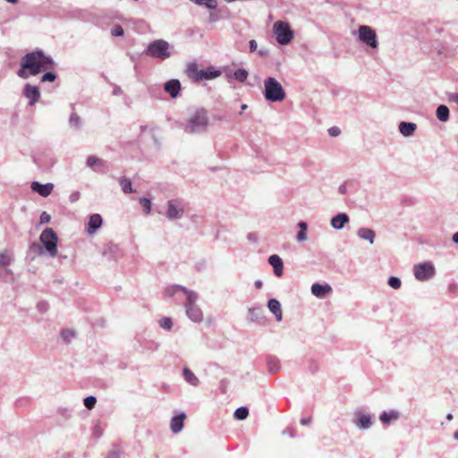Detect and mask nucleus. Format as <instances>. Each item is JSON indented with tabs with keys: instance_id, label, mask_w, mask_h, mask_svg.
I'll use <instances>...</instances> for the list:
<instances>
[{
	"instance_id": "52",
	"label": "nucleus",
	"mask_w": 458,
	"mask_h": 458,
	"mask_svg": "<svg viewBox=\"0 0 458 458\" xmlns=\"http://www.w3.org/2000/svg\"><path fill=\"white\" fill-rule=\"evenodd\" d=\"M247 238L249 241L250 242H257L259 237H258V234L256 233H249L248 235H247Z\"/></svg>"
},
{
	"instance_id": "17",
	"label": "nucleus",
	"mask_w": 458,
	"mask_h": 458,
	"mask_svg": "<svg viewBox=\"0 0 458 458\" xmlns=\"http://www.w3.org/2000/svg\"><path fill=\"white\" fill-rule=\"evenodd\" d=\"M185 419H186V414L183 412L172 418L171 422H170V428L173 433L177 434L180 431H182Z\"/></svg>"
},
{
	"instance_id": "44",
	"label": "nucleus",
	"mask_w": 458,
	"mask_h": 458,
	"mask_svg": "<svg viewBox=\"0 0 458 458\" xmlns=\"http://www.w3.org/2000/svg\"><path fill=\"white\" fill-rule=\"evenodd\" d=\"M101 163H102V160L95 156H89L87 158V165L91 168L94 167L95 165L101 164Z\"/></svg>"
},
{
	"instance_id": "39",
	"label": "nucleus",
	"mask_w": 458,
	"mask_h": 458,
	"mask_svg": "<svg viewBox=\"0 0 458 458\" xmlns=\"http://www.w3.org/2000/svg\"><path fill=\"white\" fill-rule=\"evenodd\" d=\"M140 203L143 208L145 214L148 215L151 211V201L147 198H140Z\"/></svg>"
},
{
	"instance_id": "12",
	"label": "nucleus",
	"mask_w": 458,
	"mask_h": 458,
	"mask_svg": "<svg viewBox=\"0 0 458 458\" xmlns=\"http://www.w3.org/2000/svg\"><path fill=\"white\" fill-rule=\"evenodd\" d=\"M164 90L169 94L171 98H175L180 94L181 82L176 79L169 80L164 84Z\"/></svg>"
},
{
	"instance_id": "41",
	"label": "nucleus",
	"mask_w": 458,
	"mask_h": 458,
	"mask_svg": "<svg viewBox=\"0 0 458 458\" xmlns=\"http://www.w3.org/2000/svg\"><path fill=\"white\" fill-rule=\"evenodd\" d=\"M387 284L390 287H392L393 289H395V290L399 289L402 284L400 278H398L396 276H390L388 278Z\"/></svg>"
},
{
	"instance_id": "20",
	"label": "nucleus",
	"mask_w": 458,
	"mask_h": 458,
	"mask_svg": "<svg viewBox=\"0 0 458 458\" xmlns=\"http://www.w3.org/2000/svg\"><path fill=\"white\" fill-rule=\"evenodd\" d=\"M399 131L404 137L412 136L417 129V125L414 123L401 122L399 123Z\"/></svg>"
},
{
	"instance_id": "24",
	"label": "nucleus",
	"mask_w": 458,
	"mask_h": 458,
	"mask_svg": "<svg viewBox=\"0 0 458 458\" xmlns=\"http://www.w3.org/2000/svg\"><path fill=\"white\" fill-rule=\"evenodd\" d=\"M201 72H203V70H199L196 64H191L187 68L188 76L195 81H202V78H200Z\"/></svg>"
},
{
	"instance_id": "18",
	"label": "nucleus",
	"mask_w": 458,
	"mask_h": 458,
	"mask_svg": "<svg viewBox=\"0 0 458 458\" xmlns=\"http://www.w3.org/2000/svg\"><path fill=\"white\" fill-rule=\"evenodd\" d=\"M103 223L102 217L99 214H94L89 216L87 231L89 234H93L101 227Z\"/></svg>"
},
{
	"instance_id": "60",
	"label": "nucleus",
	"mask_w": 458,
	"mask_h": 458,
	"mask_svg": "<svg viewBox=\"0 0 458 458\" xmlns=\"http://www.w3.org/2000/svg\"><path fill=\"white\" fill-rule=\"evenodd\" d=\"M345 191H346V189H345V186H344V185H341V186L339 187V192H340L341 194H344V193H345Z\"/></svg>"
},
{
	"instance_id": "30",
	"label": "nucleus",
	"mask_w": 458,
	"mask_h": 458,
	"mask_svg": "<svg viewBox=\"0 0 458 458\" xmlns=\"http://www.w3.org/2000/svg\"><path fill=\"white\" fill-rule=\"evenodd\" d=\"M298 227L300 228V231L297 233L296 240L298 242L306 241L307 240V228H308L307 224L303 221H301L298 223Z\"/></svg>"
},
{
	"instance_id": "50",
	"label": "nucleus",
	"mask_w": 458,
	"mask_h": 458,
	"mask_svg": "<svg viewBox=\"0 0 458 458\" xmlns=\"http://www.w3.org/2000/svg\"><path fill=\"white\" fill-rule=\"evenodd\" d=\"M50 219H51L50 215L45 211L42 212V214L40 215V223L41 224H47V223H49Z\"/></svg>"
},
{
	"instance_id": "61",
	"label": "nucleus",
	"mask_w": 458,
	"mask_h": 458,
	"mask_svg": "<svg viewBox=\"0 0 458 458\" xmlns=\"http://www.w3.org/2000/svg\"><path fill=\"white\" fill-rule=\"evenodd\" d=\"M247 108H248V106L246 104H242V106H241L240 114H242V112L244 110H246Z\"/></svg>"
},
{
	"instance_id": "35",
	"label": "nucleus",
	"mask_w": 458,
	"mask_h": 458,
	"mask_svg": "<svg viewBox=\"0 0 458 458\" xmlns=\"http://www.w3.org/2000/svg\"><path fill=\"white\" fill-rule=\"evenodd\" d=\"M261 312V308H250L249 309L248 318L250 321H259V319L260 318Z\"/></svg>"
},
{
	"instance_id": "38",
	"label": "nucleus",
	"mask_w": 458,
	"mask_h": 458,
	"mask_svg": "<svg viewBox=\"0 0 458 458\" xmlns=\"http://www.w3.org/2000/svg\"><path fill=\"white\" fill-rule=\"evenodd\" d=\"M83 403L87 409L91 410L97 403V398L93 395L87 396L84 398Z\"/></svg>"
},
{
	"instance_id": "19",
	"label": "nucleus",
	"mask_w": 458,
	"mask_h": 458,
	"mask_svg": "<svg viewBox=\"0 0 458 458\" xmlns=\"http://www.w3.org/2000/svg\"><path fill=\"white\" fill-rule=\"evenodd\" d=\"M268 263L273 267L274 273L276 276H281L283 275L284 263L282 259L278 255H271L268 258Z\"/></svg>"
},
{
	"instance_id": "48",
	"label": "nucleus",
	"mask_w": 458,
	"mask_h": 458,
	"mask_svg": "<svg viewBox=\"0 0 458 458\" xmlns=\"http://www.w3.org/2000/svg\"><path fill=\"white\" fill-rule=\"evenodd\" d=\"M328 133L331 137H336V136L340 135L341 130L336 126H333L328 129Z\"/></svg>"
},
{
	"instance_id": "54",
	"label": "nucleus",
	"mask_w": 458,
	"mask_h": 458,
	"mask_svg": "<svg viewBox=\"0 0 458 458\" xmlns=\"http://www.w3.org/2000/svg\"><path fill=\"white\" fill-rule=\"evenodd\" d=\"M80 198V192L79 191H74L72 192L71 195H70V200L72 202H75L79 199Z\"/></svg>"
},
{
	"instance_id": "42",
	"label": "nucleus",
	"mask_w": 458,
	"mask_h": 458,
	"mask_svg": "<svg viewBox=\"0 0 458 458\" xmlns=\"http://www.w3.org/2000/svg\"><path fill=\"white\" fill-rule=\"evenodd\" d=\"M56 79V74L53 72H47L42 77H41V82H53Z\"/></svg>"
},
{
	"instance_id": "56",
	"label": "nucleus",
	"mask_w": 458,
	"mask_h": 458,
	"mask_svg": "<svg viewBox=\"0 0 458 458\" xmlns=\"http://www.w3.org/2000/svg\"><path fill=\"white\" fill-rule=\"evenodd\" d=\"M301 424L303 426H308L311 423V418H301L300 420Z\"/></svg>"
},
{
	"instance_id": "15",
	"label": "nucleus",
	"mask_w": 458,
	"mask_h": 458,
	"mask_svg": "<svg viewBox=\"0 0 458 458\" xmlns=\"http://www.w3.org/2000/svg\"><path fill=\"white\" fill-rule=\"evenodd\" d=\"M31 189L32 191L38 192L40 196L47 197L51 194L54 189V184L50 182L42 184L38 182H33L31 183Z\"/></svg>"
},
{
	"instance_id": "29",
	"label": "nucleus",
	"mask_w": 458,
	"mask_h": 458,
	"mask_svg": "<svg viewBox=\"0 0 458 458\" xmlns=\"http://www.w3.org/2000/svg\"><path fill=\"white\" fill-rule=\"evenodd\" d=\"M13 261V256L10 251L4 250L0 252V267L9 266Z\"/></svg>"
},
{
	"instance_id": "55",
	"label": "nucleus",
	"mask_w": 458,
	"mask_h": 458,
	"mask_svg": "<svg viewBox=\"0 0 458 458\" xmlns=\"http://www.w3.org/2000/svg\"><path fill=\"white\" fill-rule=\"evenodd\" d=\"M449 100L458 105V93H451L449 95Z\"/></svg>"
},
{
	"instance_id": "59",
	"label": "nucleus",
	"mask_w": 458,
	"mask_h": 458,
	"mask_svg": "<svg viewBox=\"0 0 458 458\" xmlns=\"http://www.w3.org/2000/svg\"><path fill=\"white\" fill-rule=\"evenodd\" d=\"M267 54V51L266 49H260V50L259 51V55L260 56H265Z\"/></svg>"
},
{
	"instance_id": "32",
	"label": "nucleus",
	"mask_w": 458,
	"mask_h": 458,
	"mask_svg": "<svg viewBox=\"0 0 458 458\" xmlns=\"http://www.w3.org/2000/svg\"><path fill=\"white\" fill-rule=\"evenodd\" d=\"M249 415V409L247 407L242 406L235 410L234 418L238 420H245Z\"/></svg>"
},
{
	"instance_id": "57",
	"label": "nucleus",
	"mask_w": 458,
	"mask_h": 458,
	"mask_svg": "<svg viewBox=\"0 0 458 458\" xmlns=\"http://www.w3.org/2000/svg\"><path fill=\"white\" fill-rule=\"evenodd\" d=\"M452 240L454 243L458 244V232L453 234Z\"/></svg>"
},
{
	"instance_id": "6",
	"label": "nucleus",
	"mask_w": 458,
	"mask_h": 458,
	"mask_svg": "<svg viewBox=\"0 0 458 458\" xmlns=\"http://www.w3.org/2000/svg\"><path fill=\"white\" fill-rule=\"evenodd\" d=\"M39 241L50 257L55 258L57 255L58 237L52 228L45 229L39 236Z\"/></svg>"
},
{
	"instance_id": "13",
	"label": "nucleus",
	"mask_w": 458,
	"mask_h": 458,
	"mask_svg": "<svg viewBox=\"0 0 458 458\" xmlns=\"http://www.w3.org/2000/svg\"><path fill=\"white\" fill-rule=\"evenodd\" d=\"M332 292V287L328 284L315 283L311 285V293L317 298H324Z\"/></svg>"
},
{
	"instance_id": "7",
	"label": "nucleus",
	"mask_w": 458,
	"mask_h": 458,
	"mask_svg": "<svg viewBox=\"0 0 458 458\" xmlns=\"http://www.w3.org/2000/svg\"><path fill=\"white\" fill-rule=\"evenodd\" d=\"M273 30L276 37V40L280 45H287L293 38V32L291 30L290 25L285 21H278L275 22Z\"/></svg>"
},
{
	"instance_id": "28",
	"label": "nucleus",
	"mask_w": 458,
	"mask_h": 458,
	"mask_svg": "<svg viewBox=\"0 0 458 458\" xmlns=\"http://www.w3.org/2000/svg\"><path fill=\"white\" fill-rule=\"evenodd\" d=\"M437 119L441 122H446L449 119V108L445 105H440L436 111Z\"/></svg>"
},
{
	"instance_id": "21",
	"label": "nucleus",
	"mask_w": 458,
	"mask_h": 458,
	"mask_svg": "<svg viewBox=\"0 0 458 458\" xmlns=\"http://www.w3.org/2000/svg\"><path fill=\"white\" fill-rule=\"evenodd\" d=\"M269 310L276 316L277 321H281L283 318V313L281 310V304L276 299H270L267 303Z\"/></svg>"
},
{
	"instance_id": "25",
	"label": "nucleus",
	"mask_w": 458,
	"mask_h": 458,
	"mask_svg": "<svg viewBox=\"0 0 458 458\" xmlns=\"http://www.w3.org/2000/svg\"><path fill=\"white\" fill-rule=\"evenodd\" d=\"M182 375L187 383L193 386H198L199 384V378L195 376V374L188 368H184L182 370Z\"/></svg>"
},
{
	"instance_id": "8",
	"label": "nucleus",
	"mask_w": 458,
	"mask_h": 458,
	"mask_svg": "<svg viewBox=\"0 0 458 458\" xmlns=\"http://www.w3.org/2000/svg\"><path fill=\"white\" fill-rule=\"evenodd\" d=\"M359 39L372 48L378 47L377 37L376 31L368 25H360L358 30Z\"/></svg>"
},
{
	"instance_id": "46",
	"label": "nucleus",
	"mask_w": 458,
	"mask_h": 458,
	"mask_svg": "<svg viewBox=\"0 0 458 458\" xmlns=\"http://www.w3.org/2000/svg\"><path fill=\"white\" fill-rule=\"evenodd\" d=\"M37 309L40 313H45L48 310V303L47 301H39L37 304Z\"/></svg>"
},
{
	"instance_id": "27",
	"label": "nucleus",
	"mask_w": 458,
	"mask_h": 458,
	"mask_svg": "<svg viewBox=\"0 0 458 458\" xmlns=\"http://www.w3.org/2000/svg\"><path fill=\"white\" fill-rule=\"evenodd\" d=\"M221 72L214 69V67L209 66L206 70H203V72L200 73V78L202 80H212L220 76Z\"/></svg>"
},
{
	"instance_id": "64",
	"label": "nucleus",
	"mask_w": 458,
	"mask_h": 458,
	"mask_svg": "<svg viewBox=\"0 0 458 458\" xmlns=\"http://www.w3.org/2000/svg\"><path fill=\"white\" fill-rule=\"evenodd\" d=\"M454 439L458 440V430L454 432Z\"/></svg>"
},
{
	"instance_id": "34",
	"label": "nucleus",
	"mask_w": 458,
	"mask_h": 458,
	"mask_svg": "<svg viewBox=\"0 0 458 458\" xmlns=\"http://www.w3.org/2000/svg\"><path fill=\"white\" fill-rule=\"evenodd\" d=\"M198 5H205L207 8L213 10L216 8V0H191Z\"/></svg>"
},
{
	"instance_id": "43",
	"label": "nucleus",
	"mask_w": 458,
	"mask_h": 458,
	"mask_svg": "<svg viewBox=\"0 0 458 458\" xmlns=\"http://www.w3.org/2000/svg\"><path fill=\"white\" fill-rule=\"evenodd\" d=\"M111 34L114 37H122L124 34V30L122 26L120 25H114L111 29Z\"/></svg>"
},
{
	"instance_id": "1",
	"label": "nucleus",
	"mask_w": 458,
	"mask_h": 458,
	"mask_svg": "<svg viewBox=\"0 0 458 458\" xmlns=\"http://www.w3.org/2000/svg\"><path fill=\"white\" fill-rule=\"evenodd\" d=\"M54 60L46 55L42 50L27 53L21 60V69L17 72L19 77L28 79L30 75H37L45 70L55 68Z\"/></svg>"
},
{
	"instance_id": "11",
	"label": "nucleus",
	"mask_w": 458,
	"mask_h": 458,
	"mask_svg": "<svg viewBox=\"0 0 458 458\" xmlns=\"http://www.w3.org/2000/svg\"><path fill=\"white\" fill-rule=\"evenodd\" d=\"M23 96L29 99L30 106H33L40 98L39 88L27 83L23 89Z\"/></svg>"
},
{
	"instance_id": "31",
	"label": "nucleus",
	"mask_w": 458,
	"mask_h": 458,
	"mask_svg": "<svg viewBox=\"0 0 458 458\" xmlns=\"http://www.w3.org/2000/svg\"><path fill=\"white\" fill-rule=\"evenodd\" d=\"M248 75V71L243 68L237 69L233 73V77L239 82L246 81Z\"/></svg>"
},
{
	"instance_id": "5",
	"label": "nucleus",
	"mask_w": 458,
	"mask_h": 458,
	"mask_svg": "<svg viewBox=\"0 0 458 458\" xmlns=\"http://www.w3.org/2000/svg\"><path fill=\"white\" fill-rule=\"evenodd\" d=\"M170 44L164 39H156L150 42L145 50V54L153 58L165 60L172 55L169 51Z\"/></svg>"
},
{
	"instance_id": "40",
	"label": "nucleus",
	"mask_w": 458,
	"mask_h": 458,
	"mask_svg": "<svg viewBox=\"0 0 458 458\" xmlns=\"http://www.w3.org/2000/svg\"><path fill=\"white\" fill-rule=\"evenodd\" d=\"M159 326L163 329L170 330L173 327V321L170 318L165 317L159 320Z\"/></svg>"
},
{
	"instance_id": "22",
	"label": "nucleus",
	"mask_w": 458,
	"mask_h": 458,
	"mask_svg": "<svg viewBox=\"0 0 458 458\" xmlns=\"http://www.w3.org/2000/svg\"><path fill=\"white\" fill-rule=\"evenodd\" d=\"M357 235L362 239L368 241L370 244L374 243L376 233L374 230L367 227H361L357 231Z\"/></svg>"
},
{
	"instance_id": "9",
	"label": "nucleus",
	"mask_w": 458,
	"mask_h": 458,
	"mask_svg": "<svg viewBox=\"0 0 458 458\" xmlns=\"http://www.w3.org/2000/svg\"><path fill=\"white\" fill-rule=\"evenodd\" d=\"M414 276L419 281H427L432 278L435 274V267L431 262H424L414 266Z\"/></svg>"
},
{
	"instance_id": "33",
	"label": "nucleus",
	"mask_w": 458,
	"mask_h": 458,
	"mask_svg": "<svg viewBox=\"0 0 458 458\" xmlns=\"http://www.w3.org/2000/svg\"><path fill=\"white\" fill-rule=\"evenodd\" d=\"M57 414L64 420H68L72 418V410L69 407H59L57 409Z\"/></svg>"
},
{
	"instance_id": "45",
	"label": "nucleus",
	"mask_w": 458,
	"mask_h": 458,
	"mask_svg": "<svg viewBox=\"0 0 458 458\" xmlns=\"http://www.w3.org/2000/svg\"><path fill=\"white\" fill-rule=\"evenodd\" d=\"M61 335L65 342H69L72 338L74 337V332L69 329L63 330Z\"/></svg>"
},
{
	"instance_id": "51",
	"label": "nucleus",
	"mask_w": 458,
	"mask_h": 458,
	"mask_svg": "<svg viewBox=\"0 0 458 458\" xmlns=\"http://www.w3.org/2000/svg\"><path fill=\"white\" fill-rule=\"evenodd\" d=\"M227 380L226 379H222L220 381V389H221V392L223 394H225L226 393V386H227Z\"/></svg>"
},
{
	"instance_id": "4",
	"label": "nucleus",
	"mask_w": 458,
	"mask_h": 458,
	"mask_svg": "<svg viewBox=\"0 0 458 458\" xmlns=\"http://www.w3.org/2000/svg\"><path fill=\"white\" fill-rule=\"evenodd\" d=\"M265 98L271 102H280L285 98V91L283 86L273 77L264 81Z\"/></svg>"
},
{
	"instance_id": "63",
	"label": "nucleus",
	"mask_w": 458,
	"mask_h": 458,
	"mask_svg": "<svg viewBox=\"0 0 458 458\" xmlns=\"http://www.w3.org/2000/svg\"><path fill=\"white\" fill-rule=\"evenodd\" d=\"M455 287H456L455 284H450L449 289H450V291H453L455 289Z\"/></svg>"
},
{
	"instance_id": "36",
	"label": "nucleus",
	"mask_w": 458,
	"mask_h": 458,
	"mask_svg": "<svg viewBox=\"0 0 458 458\" xmlns=\"http://www.w3.org/2000/svg\"><path fill=\"white\" fill-rule=\"evenodd\" d=\"M120 185L124 193H131L134 191L131 181L125 177L120 180Z\"/></svg>"
},
{
	"instance_id": "2",
	"label": "nucleus",
	"mask_w": 458,
	"mask_h": 458,
	"mask_svg": "<svg viewBox=\"0 0 458 458\" xmlns=\"http://www.w3.org/2000/svg\"><path fill=\"white\" fill-rule=\"evenodd\" d=\"M178 291H182L186 296L185 311L187 317L193 322H200L203 319V312L201 309L196 304L199 295L196 292L188 290L187 288L175 284L165 290V294L168 296L174 295Z\"/></svg>"
},
{
	"instance_id": "3",
	"label": "nucleus",
	"mask_w": 458,
	"mask_h": 458,
	"mask_svg": "<svg viewBox=\"0 0 458 458\" xmlns=\"http://www.w3.org/2000/svg\"><path fill=\"white\" fill-rule=\"evenodd\" d=\"M208 125V112L204 108H199L191 116L184 130L189 133H199L205 131Z\"/></svg>"
},
{
	"instance_id": "14",
	"label": "nucleus",
	"mask_w": 458,
	"mask_h": 458,
	"mask_svg": "<svg viewBox=\"0 0 458 458\" xmlns=\"http://www.w3.org/2000/svg\"><path fill=\"white\" fill-rule=\"evenodd\" d=\"M355 424L361 429H368L371 427V416L362 411H356L355 413Z\"/></svg>"
},
{
	"instance_id": "16",
	"label": "nucleus",
	"mask_w": 458,
	"mask_h": 458,
	"mask_svg": "<svg viewBox=\"0 0 458 458\" xmlns=\"http://www.w3.org/2000/svg\"><path fill=\"white\" fill-rule=\"evenodd\" d=\"M350 221L349 216L346 213H339L333 216L330 225L336 230H341Z\"/></svg>"
},
{
	"instance_id": "10",
	"label": "nucleus",
	"mask_w": 458,
	"mask_h": 458,
	"mask_svg": "<svg viewBox=\"0 0 458 458\" xmlns=\"http://www.w3.org/2000/svg\"><path fill=\"white\" fill-rule=\"evenodd\" d=\"M184 214V203L181 199H170L167 202L166 217L169 220L180 219Z\"/></svg>"
},
{
	"instance_id": "23",
	"label": "nucleus",
	"mask_w": 458,
	"mask_h": 458,
	"mask_svg": "<svg viewBox=\"0 0 458 458\" xmlns=\"http://www.w3.org/2000/svg\"><path fill=\"white\" fill-rule=\"evenodd\" d=\"M267 367L270 373L274 374L280 370V361L275 356H268L267 358Z\"/></svg>"
},
{
	"instance_id": "62",
	"label": "nucleus",
	"mask_w": 458,
	"mask_h": 458,
	"mask_svg": "<svg viewBox=\"0 0 458 458\" xmlns=\"http://www.w3.org/2000/svg\"><path fill=\"white\" fill-rule=\"evenodd\" d=\"M453 418H454V417H453V414H452V413H448V414L446 415V420H453Z\"/></svg>"
},
{
	"instance_id": "49",
	"label": "nucleus",
	"mask_w": 458,
	"mask_h": 458,
	"mask_svg": "<svg viewBox=\"0 0 458 458\" xmlns=\"http://www.w3.org/2000/svg\"><path fill=\"white\" fill-rule=\"evenodd\" d=\"M120 451L118 449H113L108 452L106 458H120Z\"/></svg>"
},
{
	"instance_id": "26",
	"label": "nucleus",
	"mask_w": 458,
	"mask_h": 458,
	"mask_svg": "<svg viewBox=\"0 0 458 458\" xmlns=\"http://www.w3.org/2000/svg\"><path fill=\"white\" fill-rule=\"evenodd\" d=\"M399 418V412L396 411H391L389 412L383 411L379 417V420L383 424H389L392 420H395Z\"/></svg>"
},
{
	"instance_id": "37",
	"label": "nucleus",
	"mask_w": 458,
	"mask_h": 458,
	"mask_svg": "<svg viewBox=\"0 0 458 458\" xmlns=\"http://www.w3.org/2000/svg\"><path fill=\"white\" fill-rule=\"evenodd\" d=\"M81 123V117L76 113H72L69 118L70 126L74 128H80Z\"/></svg>"
},
{
	"instance_id": "47",
	"label": "nucleus",
	"mask_w": 458,
	"mask_h": 458,
	"mask_svg": "<svg viewBox=\"0 0 458 458\" xmlns=\"http://www.w3.org/2000/svg\"><path fill=\"white\" fill-rule=\"evenodd\" d=\"M319 365L316 360L309 361V370L312 373H315L318 370Z\"/></svg>"
},
{
	"instance_id": "53",
	"label": "nucleus",
	"mask_w": 458,
	"mask_h": 458,
	"mask_svg": "<svg viewBox=\"0 0 458 458\" xmlns=\"http://www.w3.org/2000/svg\"><path fill=\"white\" fill-rule=\"evenodd\" d=\"M249 46H250V52H254V51L257 50L258 45H257V42L254 39L250 40Z\"/></svg>"
},
{
	"instance_id": "58",
	"label": "nucleus",
	"mask_w": 458,
	"mask_h": 458,
	"mask_svg": "<svg viewBox=\"0 0 458 458\" xmlns=\"http://www.w3.org/2000/svg\"><path fill=\"white\" fill-rule=\"evenodd\" d=\"M262 285H263V283H262L261 280H257L255 282V286H256L257 289H260L262 287Z\"/></svg>"
}]
</instances>
